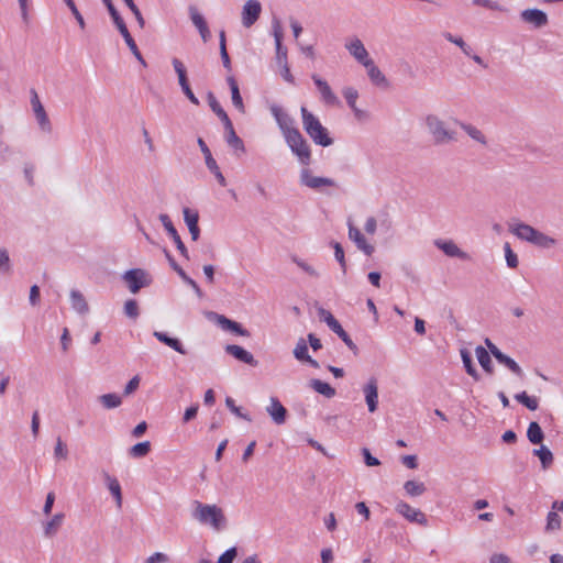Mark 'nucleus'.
I'll list each match as a JSON object with an SVG mask.
<instances>
[{"mask_svg": "<svg viewBox=\"0 0 563 563\" xmlns=\"http://www.w3.org/2000/svg\"><path fill=\"white\" fill-rule=\"evenodd\" d=\"M194 506L192 517L201 525H209L217 531L225 528L227 518L220 507L217 505L202 504L198 500L194 503Z\"/></svg>", "mask_w": 563, "mask_h": 563, "instance_id": "obj_1", "label": "nucleus"}, {"mask_svg": "<svg viewBox=\"0 0 563 563\" xmlns=\"http://www.w3.org/2000/svg\"><path fill=\"white\" fill-rule=\"evenodd\" d=\"M302 125L311 140L323 147L330 146L333 140L329 136L328 130L320 123L307 108L301 107Z\"/></svg>", "mask_w": 563, "mask_h": 563, "instance_id": "obj_2", "label": "nucleus"}, {"mask_svg": "<svg viewBox=\"0 0 563 563\" xmlns=\"http://www.w3.org/2000/svg\"><path fill=\"white\" fill-rule=\"evenodd\" d=\"M424 123L433 143L437 145L448 144L456 140L455 132L449 129L445 121L435 114H428Z\"/></svg>", "mask_w": 563, "mask_h": 563, "instance_id": "obj_3", "label": "nucleus"}, {"mask_svg": "<svg viewBox=\"0 0 563 563\" xmlns=\"http://www.w3.org/2000/svg\"><path fill=\"white\" fill-rule=\"evenodd\" d=\"M286 143L291 152L297 155L298 159L303 165H309L311 161V153L307 141L303 139L299 130L292 131L285 137Z\"/></svg>", "mask_w": 563, "mask_h": 563, "instance_id": "obj_4", "label": "nucleus"}, {"mask_svg": "<svg viewBox=\"0 0 563 563\" xmlns=\"http://www.w3.org/2000/svg\"><path fill=\"white\" fill-rule=\"evenodd\" d=\"M31 107L33 110V113L35 115L36 122L40 126V129L45 133L52 132V123L49 121V118L44 109V106L42 104L40 97L35 89H31Z\"/></svg>", "mask_w": 563, "mask_h": 563, "instance_id": "obj_5", "label": "nucleus"}, {"mask_svg": "<svg viewBox=\"0 0 563 563\" xmlns=\"http://www.w3.org/2000/svg\"><path fill=\"white\" fill-rule=\"evenodd\" d=\"M123 279L126 282L132 294L139 292L141 288L148 286L151 283V280L147 279L146 273L141 268H133L125 272Z\"/></svg>", "mask_w": 563, "mask_h": 563, "instance_id": "obj_6", "label": "nucleus"}, {"mask_svg": "<svg viewBox=\"0 0 563 563\" xmlns=\"http://www.w3.org/2000/svg\"><path fill=\"white\" fill-rule=\"evenodd\" d=\"M269 110L272 115L275 118L284 137L292 133V131L298 130L294 125V119L286 111H284L283 108L277 104H272Z\"/></svg>", "mask_w": 563, "mask_h": 563, "instance_id": "obj_7", "label": "nucleus"}, {"mask_svg": "<svg viewBox=\"0 0 563 563\" xmlns=\"http://www.w3.org/2000/svg\"><path fill=\"white\" fill-rule=\"evenodd\" d=\"M300 183L311 189H321L322 187H333L335 183L333 179L328 177L313 176L311 172L303 168L300 173Z\"/></svg>", "mask_w": 563, "mask_h": 563, "instance_id": "obj_8", "label": "nucleus"}, {"mask_svg": "<svg viewBox=\"0 0 563 563\" xmlns=\"http://www.w3.org/2000/svg\"><path fill=\"white\" fill-rule=\"evenodd\" d=\"M396 511L410 522H415L420 526H427L428 523L427 517L421 510L412 508L405 501H399L396 505Z\"/></svg>", "mask_w": 563, "mask_h": 563, "instance_id": "obj_9", "label": "nucleus"}, {"mask_svg": "<svg viewBox=\"0 0 563 563\" xmlns=\"http://www.w3.org/2000/svg\"><path fill=\"white\" fill-rule=\"evenodd\" d=\"M520 19L536 29L544 27L549 23L547 13L540 9H526L520 12Z\"/></svg>", "mask_w": 563, "mask_h": 563, "instance_id": "obj_10", "label": "nucleus"}, {"mask_svg": "<svg viewBox=\"0 0 563 563\" xmlns=\"http://www.w3.org/2000/svg\"><path fill=\"white\" fill-rule=\"evenodd\" d=\"M262 5L257 0H247L242 10V23L245 27H251L260 18Z\"/></svg>", "mask_w": 563, "mask_h": 563, "instance_id": "obj_11", "label": "nucleus"}, {"mask_svg": "<svg viewBox=\"0 0 563 563\" xmlns=\"http://www.w3.org/2000/svg\"><path fill=\"white\" fill-rule=\"evenodd\" d=\"M211 316L213 317L216 323L224 331H230V332H233L238 335H241V336H250L251 333L249 330H246L245 328H243L239 322L236 321H233L229 318H227L223 314H219V313H216V312H212Z\"/></svg>", "mask_w": 563, "mask_h": 563, "instance_id": "obj_12", "label": "nucleus"}, {"mask_svg": "<svg viewBox=\"0 0 563 563\" xmlns=\"http://www.w3.org/2000/svg\"><path fill=\"white\" fill-rule=\"evenodd\" d=\"M159 220H161L163 227L165 228V230L167 231V233L169 234V236L173 239V241L176 244V247L179 251V253L185 258H189L187 247L185 246L184 242L181 241V238L178 234L176 228L174 227L170 218L167 214L162 213L159 216Z\"/></svg>", "mask_w": 563, "mask_h": 563, "instance_id": "obj_13", "label": "nucleus"}, {"mask_svg": "<svg viewBox=\"0 0 563 563\" xmlns=\"http://www.w3.org/2000/svg\"><path fill=\"white\" fill-rule=\"evenodd\" d=\"M266 412L272 420L280 426L286 422L288 411L276 397H271L269 405L266 407Z\"/></svg>", "mask_w": 563, "mask_h": 563, "instance_id": "obj_14", "label": "nucleus"}, {"mask_svg": "<svg viewBox=\"0 0 563 563\" xmlns=\"http://www.w3.org/2000/svg\"><path fill=\"white\" fill-rule=\"evenodd\" d=\"M273 34L276 45V60L282 66L287 62V49L282 44L284 34L278 19L273 20Z\"/></svg>", "mask_w": 563, "mask_h": 563, "instance_id": "obj_15", "label": "nucleus"}, {"mask_svg": "<svg viewBox=\"0 0 563 563\" xmlns=\"http://www.w3.org/2000/svg\"><path fill=\"white\" fill-rule=\"evenodd\" d=\"M434 245L450 257H457L463 261L470 260V255L462 251L452 240H435Z\"/></svg>", "mask_w": 563, "mask_h": 563, "instance_id": "obj_16", "label": "nucleus"}, {"mask_svg": "<svg viewBox=\"0 0 563 563\" xmlns=\"http://www.w3.org/2000/svg\"><path fill=\"white\" fill-rule=\"evenodd\" d=\"M312 80H313L314 85L317 86V88H318V90H319V92L321 95L322 100L327 104H331V106L340 104L339 98L332 91L331 87L329 86V84L325 80H323L322 78H320L317 75H312Z\"/></svg>", "mask_w": 563, "mask_h": 563, "instance_id": "obj_17", "label": "nucleus"}, {"mask_svg": "<svg viewBox=\"0 0 563 563\" xmlns=\"http://www.w3.org/2000/svg\"><path fill=\"white\" fill-rule=\"evenodd\" d=\"M345 48L362 65H365V63L371 60L367 49L363 42L357 37L347 42L345 44Z\"/></svg>", "mask_w": 563, "mask_h": 563, "instance_id": "obj_18", "label": "nucleus"}, {"mask_svg": "<svg viewBox=\"0 0 563 563\" xmlns=\"http://www.w3.org/2000/svg\"><path fill=\"white\" fill-rule=\"evenodd\" d=\"M102 2L107 7L109 14L111 15V18L113 20V23L115 24L119 32L123 36L125 43H128V41L133 40V37L131 36V34L125 25V22L123 21V19L119 14L118 10L113 5L112 0H102Z\"/></svg>", "mask_w": 563, "mask_h": 563, "instance_id": "obj_19", "label": "nucleus"}, {"mask_svg": "<svg viewBox=\"0 0 563 563\" xmlns=\"http://www.w3.org/2000/svg\"><path fill=\"white\" fill-rule=\"evenodd\" d=\"M295 358L302 363H308L313 368H319L318 361L313 360L308 353V343L303 338H300L292 351Z\"/></svg>", "mask_w": 563, "mask_h": 563, "instance_id": "obj_20", "label": "nucleus"}, {"mask_svg": "<svg viewBox=\"0 0 563 563\" xmlns=\"http://www.w3.org/2000/svg\"><path fill=\"white\" fill-rule=\"evenodd\" d=\"M224 350L229 355H232L234 358L239 360L240 362H243L251 366L257 365V361L254 358L253 354L240 345L228 344L224 347Z\"/></svg>", "mask_w": 563, "mask_h": 563, "instance_id": "obj_21", "label": "nucleus"}, {"mask_svg": "<svg viewBox=\"0 0 563 563\" xmlns=\"http://www.w3.org/2000/svg\"><path fill=\"white\" fill-rule=\"evenodd\" d=\"M363 391L365 395L368 411L374 412L377 409L378 405L377 380L375 378H371L368 383L363 387Z\"/></svg>", "mask_w": 563, "mask_h": 563, "instance_id": "obj_22", "label": "nucleus"}, {"mask_svg": "<svg viewBox=\"0 0 563 563\" xmlns=\"http://www.w3.org/2000/svg\"><path fill=\"white\" fill-rule=\"evenodd\" d=\"M367 69V75L371 81L382 88H388L389 82L382 70L374 64L373 59L363 65Z\"/></svg>", "mask_w": 563, "mask_h": 563, "instance_id": "obj_23", "label": "nucleus"}, {"mask_svg": "<svg viewBox=\"0 0 563 563\" xmlns=\"http://www.w3.org/2000/svg\"><path fill=\"white\" fill-rule=\"evenodd\" d=\"M164 252L172 268L183 278L185 283H187L195 290L196 295L199 298H202L203 294L198 284L185 273V271L175 262V260L172 257L168 251L164 250Z\"/></svg>", "mask_w": 563, "mask_h": 563, "instance_id": "obj_24", "label": "nucleus"}, {"mask_svg": "<svg viewBox=\"0 0 563 563\" xmlns=\"http://www.w3.org/2000/svg\"><path fill=\"white\" fill-rule=\"evenodd\" d=\"M537 229L533 227L523 223V222H517L514 224H509V231L516 235L518 239L529 242L531 241L534 232Z\"/></svg>", "mask_w": 563, "mask_h": 563, "instance_id": "obj_25", "label": "nucleus"}, {"mask_svg": "<svg viewBox=\"0 0 563 563\" xmlns=\"http://www.w3.org/2000/svg\"><path fill=\"white\" fill-rule=\"evenodd\" d=\"M225 130V141L230 147H232L236 153L244 154L245 153V146L243 141L239 137V135L235 133V130L233 128V124H227L224 125Z\"/></svg>", "mask_w": 563, "mask_h": 563, "instance_id": "obj_26", "label": "nucleus"}, {"mask_svg": "<svg viewBox=\"0 0 563 563\" xmlns=\"http://www.w3.org/2000/svg\"><path fill=\"white\" fill-rule=\"evenodd\" d=\"M103 477H104L106 484L108 486V489L110 490L111 495L113 496V498L115 500V505H117L118 509H121L123 498H122L121 485H120L119 481L115 477L111 476L107 472L103 473Z\"/></svg>", "mask_w": 563, "mask_h": 563, "instance_id": "obj_27", "label": "nucleus"}, {"mask_svg": "<svg viewBox=\"0 0 563 563\" xmlns=\"http://www.w3.org/2000/svg\"><path fill=\"white\" fill-rule=\"evenodd\" d=\"M71 308L79 314H87L89 312V306L86 301L85 296L76 289L70 290L69 294Z\"/></svg>", "mask_w": 563, "mask_h": 563, "instance_id": "obj_28", "label": "nucleus"}, {"mask_svg": "<svg viewBox=\"0 0 563 563\" xmlns=\"http://www.w3.org/2000/svg\"><path fill=\"white\" fill-rule=\"evenodd\" d=\"M227 82L230 87V90H231V99H232V103L233 106L235 107V109L241 112V113H244L245 112V106L243 103V99H242V96L240 93V89H239V85L236 82V80L234 79L233 76H229L227 78Z\"/></svg>", "mask_w": 563, "mask_h": 563, "instance_id": "obj_29", "label": "nucleus"}, {"mask_svg": "<svg viewBox=\"0 0 563 563\" xmlns=\"http://www.w3.org/2000/svg\"><path fill=\"white\" fill-rule=\"evenodd\" d=\"M153 335L162 343L166 344L167 346L172 347L176 352L185 355L187 354V351L184 349L181 342L176 339L167 335L164 332L155 331Z\"/></svg>", "mask_w": 563, "mask_h": 563, "instance_id": "obj_30", "label": "nucleus"}, {"mask_svg": "<svg viewBox=\"0 0 563 563\" xmlns=\"http://www.w3.org/2000/svg\"><path fill=\"white\" fill-rule=\"evenodd\" d=\"M532 454L534 456L539 457V460L541 462V467L544 471L548 470L554 461L553 453L551 452V450L548 446H545L543 444H541V446L539 449H534L532 451Z\"/></svg>", "mask_w": 563, "mask_h": 563, "instance_id": "obj_31", "label": "nucleus"}, {"mask_svg": "<svg viewBox=\"0 0 563 563\" xmlns=\"http://www.w3.org/2000/svg\"><path fill=\"white\" fill-rule=\"evenodd\" d=\"M343 96L346 99L347 104L354 112L355 117L361 119L363 117L364 112L356 107V100L358 98L357 90L352 87H345L343 89Z\"/></svg>", "mask_w": 563, "mask_h": 563, "instance_id": "obj_32", "label": "nucleus"}, {"mask_svg": "<svg viewBox=\"0 0 563 563\" xmlns=\"http://www.w3.org/2000/svg\"><path fill=\"white\" fill-rule=\"evenodd\" d=\"M530 243L538 247L551 249L556 244V240L539 230H536Z\"/></svg>", "mask_w": 563, "mask_h": 563, "instance_id": "obj_33", "label": "nucleus"}, {"mask_svg": "<svg viewBox=\"0 0 563 563\" xmlns=\"http://www.w3.org/2000/svg\"><path fill=\"white\" fill-rule=\"evenodd\" d=\"M530 243L538 247L551 249L556 244V240L539 230H536Z\"/></svg>", "mask_w": 563, "mask_h": 563, "instance_id": "obj_34", "label": "nucleus"}, {"mask_svg": "<svg viewBox=\"0 0 563 563\" xmlns=\"http://www.w3.org/2000/svg\"><path fill=\"white\" fill-rule=\"evenodd\" d=\"M64 521V514H55L49 521L44 525V534L47 538L54 537Z\"/></svg>", "mask_w": 563, "mask_h": 563, "instance_id": "obj_35", "label": "nucleus"}, {"mask_svg": "<svg viewBox=\"0 0 563 563\" xmlns=\"http://www.w3.org/2000/svg\"><path fill=\"white\" fill-rule=\"evenodd\" d=\"M98 401L104 409H114L121 406L122 397L115 393L103 394L98 397Z\"/></svg>", "mask_w": 563, "mask_h": 563, "instance_id": "obj_36", "label": "nucleus"}, {"mask_svg": "<svg viewBox=\"0 0 563 563\" xmlns=\"http://www.w3.org/2000/svg\"><path fill=\"white\" fill-rule=\"evenodd\" d=\"M309 385L316 393L323 395L327 398H332L335 395V389L328 383L320 379L313 378L309 382Z\"/></svg>", "mask_w": 563, "mask_h": 563, "instance_id": "obj_37", "label": "nucleus"}, {"mask_svg": "<svg viewBox=\"0 0 563 563\" xmlns=\"http://www.w3.org/2000/svg\"><path fill=\"white\" fill-rule=\"evenodd\" d=\"M208 102L211 110L219 117L222 121L223 125L232 123L227 112L223 110L221 104L218 102L217 98L212 92H208Z\"/></svg>", "mask_w": 563, "mask_h": 563, "instance_id": "obj_38", "label": "nucleus"}, {"mask_svg": "<svg viewBox=\"0 0 563 563\" xmlns=\"http://www.w3.org/2000/svg\"><path fill=\"white\" fill-rule=\"evenodd\" d=\"M475 354H476L478 363L483 367V369L485 372H487L488 374H492L493 366H492V358H490L488 351L485 347L478 345L475 349Z\"/></svg>", "mask_w": 563, "mask_h": 563, "instance_id": "obj_39", "label": "nucleus"}, {"mask_svg": "<svg viewBox=\"0 0 563 563\" xmlns=\"http://www.w3.org/2000/svg\"><path fill=\"white\" fill-rule=\"evenodd\" d=\"M527 438L532 444H542L544 433L538 422H530L527 430Z\"/></svg>", "mask_w": 563, "mask_h": 563, "instance_id": "obj_40", "label": "nucleus"}, {"mask_svg": "<svg viewBox=\"0 0 563 563\" xmlns=\"http://www.w3.org/2000/svg\"><path fill=\"white\" fill-rule=\"evenodd\" d=\"M496 360L505 365L509 371H511L515 375L519 376V377H522L523 376V372L521 369V367L518 365V363L512 360L510 356L506 355L505 353H500L499 355H497Z\"/></svg>", "mask_w": 563, "mask_h": 563, "instance_id": "obj_41", "label": "nucleus"}, {"mask_svg": "<svg viewBox=\"0 0 563 563\" xmlns=\"http://www.w3.org/2000/svg\"><path fill=\"white\" fill-rule=\"evenodd\" d=\"M172 65L174 67L175 73L177 74L178 84H179L180 88L189 85V80L187 77V69H186V66L184 65V63L179 58L175 57L172 59Z\"/></svg>", "mask_w": 563, "mask_h": 563, "instance_id": "obj_42", "label": "nucleus"}, {"mask_svg": "<svg viewBox=\"0 0 563 563\" xmlns=\"http://www.w3.org/2000/svg\"><path fill=\"white\" fill-rule=\"evenodd\" d=\"M404 489L411 497L421 496L427 490L424 484L417 481H407L404 484Z\"/></svg>", "mask_w": 563, "mask_h": 563, "instance_id": "obj_43", "label": "nucleus"}, {"mask_svg": "<svg viewBox=\"0 0 563 563\" xmlns=\"http://www.w3.org/2000/svg\"><path fill=\"white\" fill-rule=\"evenodd\" d=\"M151 451V442L150 441H143L140 443L134 444L130 448L129 454L134 459H141L146 456Z\"/></svg>", "mask_w": 563, "mask_h": 563, "instance_id": "obj_44", "label": "nucleus"}, {"mask_svg": "<svg viewBox=\"0 0 563 563\" xmlns=\"http://www.w3.org/2000/svg\"><path fill=\"white\" fill-rule=\"evenodd\" d=\"M461 357L466 373L477 380L479 378L478 373L473 364L472 356L466 349L461 350Z\"/></svg>", "mask_w": 563, "mask_h": 563, "instance_id": "obj_45", "label": "nucleus"}, {"mask_svg": "<svg viewBox=\"0 0 563 563\" xmlns=\"http://www.w3.org/2000/svg\"><path fill=\"white\" fill-rule=\"evenodd\" d=\"M205 162H206L207 168L214 175V177L218 180V183L220 184V186L225 187L227 180H225L223 174L221 173L213 156L207 157V159H205Z\"/></svg>", "mask_w": 563, "mask_h": 563, "instance_id": "obj_46", "label": "nucleus"}, {"mask_svg": "<svg viewBox=\"0 0 563 563\" xmlns=\"http://www.w3.org/2000/svg\"><path fill=\"white\" fill-rule=\"evenodd\" d=\"M515 399L532 411L537 410L539 407L538 399L536 397L529 396L526 391L516 394Z\"/></svg>", "mask_w": 563, "mask_h": 563, "instance_id": "obj_47", "label": "nucleus"}, {"mask_svg": "<svg viewBox=\"0 0 563 563\" xmlns=\"http://www.w3.org/2000/svg\"><path fill=\"white\" fill-rule=\"evenodd\" d=\"M462 129L474 141L481 143L482 145H486L487 144V140H486L485 135L476 126H474L472 124H462Z\"/></svg>", "mask_w": 563, "mask_h": 563, "instance_id": "obj_48", "label": "nucleus"}, {"mask_svg": "<svg viewBox=\"0 0 563 563\" xmlns=\"http://www.w3.org/2000/svg\"><path fill=\"white\" fill-rule=\"evenodd\" d=\"M561 527V517L556 511H550L547 516V531H554Z\"/></svg>", "mask_w": 563, "mask_h": 563, "instance_id": "obj_49", "label": "nucleus"}, {"mask_svg": "<svg viewBox=\"0 0 563 563\" xmlns=\"http://www.w3.org/2000/svg\"><path fill=\"white\" fill-rule=\"evenodd\" d=\"M504 250H505V257H506V262H507L508 267L517 268L518 264H519L518 256L511 250L510 244L509 243H505Z\"/></svg>", "mask_w": 563, "mask_h": 563, "instance_id": "obj_50", "label": "nucleus"}, {"mask_svg": "<svg viewBox=\"0 0 563 563\" xmlns=\"http://www.w3.org/2000/svg\"><path fill=\"white\" fill-rule=\"evenodd\" d=\"M124 313L131 319H136L140 314L139 305L135 299H129L124 303Z\"/></svg>", "mask_w": 563, "mask_h": 563, "instance_id": "obj_51", "label": "nucleus"}, {"mask_svg": "<svg viewBox=\"0 0 563 563\" xmlns=\"http://www.w3.org/2000/svg\"><path fill=\"white\" fill-rule=\"evenodd\" d=\"M184 220L188 228H194L198 225L199 214L197 211H194L189 208H185L184 211Z\"/></svg>", "mask_w": 563, "mask_h": 563, "instance_id": "obj_52", "label": "nucleus"}, {"mask_svg": "<svg viewBox=\"0 0 563 563\" xmlns=\"http://www.w3.org/2000/svg\"><path fill=\"white\" fill-rule=\"evenodd\" d=\"M190 19L194 25L200 31L202 27L207 26V22L203 16L198 12L197 8L189 7Z\"/></svg>", "mask_w": 563, "mask_h": 563, "instance_id": "obj_53", "label": "nucleus"}, {"mask_svg": "<svg viewBox=\"0 0 563 563\" xmlns=\"http://www.w3.org/2000/svg\"><path fill=\"white\" fill-rule=\"evenodd\" d=\"M64 2L66 3V5L71 11V13H73L74 18L76 19L79 27L81 30H84L86 27L85 20H84V16L81 15V13L79 12V10L77 9L74 0H64Z\"/></svg>", "mask_w": 563, "mask_h": 563, "instance_id": "obj_54", "label": "nucleus"}, {"mask_svg": "<svg viewBox=\"0 0 563 563\" xmlns=\"http://www.w3.org/2000/svg\"><path fill=\"white\" fill-rule=\"evenodd\" d=\"M227 407L234 413L236 417L244 419L246 421H252L251 417L247 413H243L241 408L235 406L234 400L231 397H227L225 399Z\"/></svg>", "mask_w": 563, "mask_h": 563, "instance_id": "obj_55", "label": "nucleus"}, {"mask_svg": "<svg viewBox=\"0 0 563 563\" xmlns=\"http://www.w3.org/2000/svg\"><path fill=\"white\" fill-rule=\"evenodd\" d=\"M473 3L475 5L487 8L489 10L505 11L500 3L494 0H473Z\"/></svg>", "mask_w": 563, "mask_h": 563, "instance_id": "obj_56", "label": "nucleus"}, {"mask_svg": "<svg viewBox=\"0 0 563 563\" xmlns=\"http://www.w3.org/2000/svg\"><path fill=\"white\" fill-rule=\"evenodd\" d=\"M354 243L358 250L363 251L368 256H371L375 251L374 246L366 241L364 235L354 241Z\"/></svg>", "mask_w": 563, "mask_h": 563, "instance_id": "obj_57", "label": "nucleus"}, {"mask_svg": "<svg viewBox=\"0 0 563 563\" xmlns=\"http://www.w3.org/2000/svg\"><path fill=\"white\" fill-rule=\"evenodd\" d=\"M11 271L9 253L5 249L0 250V273H9Z\"/></svg>", "mask_w": 563, "mask_h": 563, "instance_id": "obj_58", "label": "nucleus"}, {"mask_svg": "<svg viewBox=\"0 0 563 563\" xmlns=\"http://www.w3.org/2000/svg\"><path fill=\"white\" fill-rule=\"evenodd\" d=\"M238 556V549L235 547L228 549L220 555L217 563H233Z\"/></svg>", "mask_w": 563, "mask_h": 563, "instance_id": "obj_59", "label": "nucleus"}, {"mask_svg": "<svg viewBox=\"0 0 563 563\" xmlns=\"http://www.w3.org/2000/svg\"><path fill=\"white\" fill-rule=\"evenodd\" d=\"M345 344L346 346L353 352L354 355H357L358 347L356 344L352 341L350 335L346 333V331L343 329L341 332L336 334Z\"/></svg>", "mask_w": 563, "mask_h": 563, "instance_id": "obj_60", "label": "nucleus"}, {"mask_svg": "<svg viewBox=\"0 0 563 563\" xmlns=\"http://www.w3.org/2000/svg\"><path fill=\"white\" fill-rule=\"evenodd\" d=\"M292 261H294V263H296V265L299 268H301L308 275H310L312 277H318L319 276V273L310 264L306 263L305 261L299 260L297 257H294Z\"/></svg>", "mask_w": 563, "mask_h": 563, "instance_id": "obj_61", "label": "nucleus"}, {"mask_svg": "<svg viewBox=\"0 0 563 563\" xmlns=\"http://www.w3.org/2000/svg\"><path fill=\"white\" fill-rule=\"evenodd\" d=\"M333 247H334V256H335L336 261L340 263L342 271L345 273L346 264H345L343 247L338 242H335L333 244Z\"/></svg>", "mask_w": 563, "mask_h": 563, "instance_id": "obj_62", "label": "nucleus"}, {"mask_svg": "<svg viewBox=\"0 0 563 563\" xmlns=\"http://www.w3.org/2000/svg\"><path fill=\"white\" fill-rule=\"evenodd\" d=\"M317 312L319 319L323 321L327 325L331 324L334 320H336L329 310L322 307L318 308Z\"/></svg>", "mask_w": 563, "mask_h": 563, "instance_id": "obj_63", "label": "nucleus"}, {"mask_svg": "<svg viewBox=\"0 0 563 563\" xmlns=\"http://www.w3.org/2000/svg\"><path fill=\"white\" fill-rule=\"evenodd\" d=\"M168 556L162 552H155L153 555H151L146 563H167Z\"/></svg>", "mask_w": 563, "mask_h": 563, "instance_id": "obj_64", "label": "nucleus"}]
</instances>
